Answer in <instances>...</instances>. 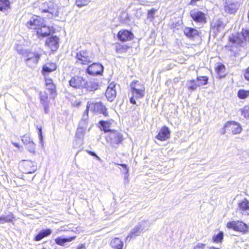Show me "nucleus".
Masks as SVG:
<instances>
[{"label":"nucleus","mask_w":249,"mask_h":249,"mask_svg":"<svg viewBox=\"0 0 249 249\" xmlns=\"http://www.w3.org/2000/svg\"><path fill=\"white\" fill-rule=\"evenodd\" d=\"M17 51L19 54L23 55L27 66L31 68H35L36 67L40 57L43 54V50L40 49L32 51L23 50L18 47L17 48Z\"/></svg>","instance_id":"1"},{"label":"nucleus","mask_w":249,"mask_h":249,"mask_svg":"<svg viewBox=\"0 0 249 249\" xmlns=\"http://www.w3.org/2000/svg\"><path fill=\"white\" fill-rule=\"evenodd\" d=\"M38 9L41 14H47L46 17L48 18H61L63 16L61 8H58L57 4L52 0L39 4Z\"/></svg>","instance_id":"2"},{"label":"nucleus","mask_w":249,"mask_h":249,"mask_svg":"<svg viewBox=\"0 0 249 249\" xmlns=\"http://www.w3.org/2000/svg\"><path fill=\"white\" fill-rule=\"evenodd\" d=\"M130 86L132 96L130 99V102L133 104H136L135 98L140 99L144 96L145 87L142 83L139 81L132 82Z\"/></svg>","instance_id":"3"},{"label":"nucleus","mask_w":249,"mask_h":249,"mask_svg":"<svg viewBox=\"0 0 249 249\" xmlns=\"http://www.w3.org/2000/svg\"><path fill=\"white\" fill-rule=\"evenodd\" d=\"M150 227L149 223L147 221H142L136 225L128 234L126 237V240H130L137 236H139L141 233L147 231Z\"/></svg>","instance_id":"4"},{"label":"nucleus","mask_w":249,"mask_h":249,"mask_svg":"<svg viewBox=\"0 0 249 249\" xmlns=\"http://www.w3.org/2000/svg\"><path fill=\"white\" fill-rule=\"evenodd\" d=\"M107 142L113 148H117L123 140V135L118 131L112 130L106 136Z\"/></svg>","instance_id":"5"},{"label":"nucleus","mask_w":249,"mask_h":249,"mask_svg":"<svg viewBox=\"0 0 249 249\" xmlns=\"http://www.w3.org/2000/svg\"><path fill=\"white\" fill-rule=\"evenodd\" d=\"M89 109L94 112L102 113L105 116L107 115V108L101 102L93 103L88 102L87 105V109L83 114V118L85 119H86L85 117L88 116Z\"/></svg>","instance_id":"6"},{"label":"nucleus","mask_w":249,"mask_h":249,"mask_svg":"<svg viewBox=\"0 0 249 249\" xmlns=\"http://www.w3.org/2000/svg\"><path fill=\"white\" fill-rule=\"evenodd\" d=\"M88 84V81L82 76L75 75L69 80V85L75 89H84Z\"/></svg>","instance_id":"7"},{"label":"nucleus","mask_w":249,"mask_h":249,"mask_svg":"<svg viewBox=\"0 0 249 249\" xmlns=\"http://www.w3.org/2000/svg\"><path fill=\"white\" fill-rule=\"evenodd\" d=\"M76 58V63L83 65H88L92 61L90 53L86 51H81L77 53Z\"/></svg>","instance_id":"8"},{"label":"nucleus","mask_w":249,"mask_h":249,"mask_svg":"<svg viewBox=\"0 0 249 249\" xmlns=\"http://www.w3.org/2000/svg\"><path fill=\"white\" fill-rule=\"evenodd\" d=\"M227 227L243 233H246L248 231V226L245 223L239 221L229 222L227 224Z\"/></svg>","instance_id":"9"},{"label":"nucleus","mask_w":249,"mask_h":249,"mask_svg":"<svg viewBox=\"0 0 249 249\" xmlns=\"http://www.w3.org/2000/svg\"><path fill=\"white\" fill-rule=\"evenodd\" d=\"M44 22V21L42 18L39 16H34L27 22V26L30 29L33 30L35 32H36L40 27H41Z\"/></svg>","instance_id":"10"},{"label":"nucleus","mask_w":249,"mask_h":249,"mask_svg":"<svg viewBox=\"0 0 249 249\" xmlns=\"http://www.w3.org/2000/svg\"><path fill=\"white\" fill-rule=\"evenodd\" d=\"M190 16L196 22L206 23L207 22L205 14L197 9L191 10L190 13Z\"/></svg>","instance_id":"11"},{"label":"nucleus","mask_w":249,"mask_h":249,"mask_svg":"<svg viewBox=\"0 0 249 249\" xmlns=\"http://www.w3.org/2000/svg\"><path fill=\"white\" fill-rule=\"evenodd\" d=\"M53 32V27L47 26L44 22L41 27H40L36 33L38 38H42L49 36Z\"/></svg>","instance_id":"12"},{"label":"nucleus","mask_w":249,"mask_h":249,"mask_svg":"<svg viewBox=\"0 0 249 249\" xmlns=\"http://www.w3.org/2000/svg\"><path fill=\"white\" fill-rule=\"evenodd\" d=\"M240 6L238 2H234L233 0H226L224 3V10L227 13L234 14L237 12Z\"/></svg>","instance_id":"13"},{"label":"nucleus","mask_w":249,"mask_h":249,"mask_svg":"<svg viewBox=\"0 0 249 249\" xmlns=\"http://www.w3.org/2000/svg\"><path fill=\"white\" fill-rule=\"evenodd\" d=\"M103 66L101 64L94 63L88 67L87 72L92 75H98L103 72Z\"/></svg>","instance_id":"14"},{"label":"nucleus","mask_w":249,"mask_h":249,"mask_svg":"<svg viewBox=\"0 0 249 249\" xmlns=\"http://www.w3.org/2000/svg\"><path fill=\"white\" fill-rule=\"evenodd\" d=\"M134 36L133 33L127 30L123 29L120 30L118 34L117 37L121 41H127L132 40Z\"/></svg>","instance_id":"15"},{"label":"nucleus","mask_w":249,"mask_h":249,"mask_svg":"<svg viewBox=\"0 0 249 249\" xmlns=\"http://www.w3.org/2000/svg\"><path fill=\"white\" fill-rule=\"evenodd\" d=\"M22 172L26 174L34 173L36 170V166L30 160H24L21 163Z\"/></svg>","instance_id":"16"},{"label":"nucleus","mask_w":249,"mask_h":249,"mask_svg":"<svg viewBox=\"0 0 249 249\" xmlns=\"http://www.w3.org/2000/svg\"><path fill=\"white\" fill-rule=\"evenodd\" d=\"M224 128L231 131L233 134L240 133L242 131V127L240 124L234 121L228 122L225 124Z\"/></svg>","instance_id":"17"},{"label":"nucleus","mask_w":249,"mask_h":249,"mask_svg":"<svg viewBox=\"0 0 249 249\" xmlns=\"http://www.w3.org/2000/svg\"><path fill=\"white\" fill-rule=\"evenodd\" d=\"M226 22L223 19H215L211 24V28L216 33L223 30L226 25Z\"/></svg>","instance_id":"18"},{"label":"nucleus","mask_w":249,"mask_h":249,"mask_svg":"<svg viewBox=\"0 0 249 249\" xmlns=\"http://www.w3.org/2000/svg\"><path fill=\"white\" fill-rule=\"evenodd\" d=\"M45 45L52 51H55L59 47V38L56 36H52L46 40Z\"/></svg>","instance_id":"19"},{"label":"nucleus","mask_w":249,"mask_h":249,"mask_svg":"<svg viewBox=\"0 0 249 249\" xmlns=\"http://www.w3.org/2000/svg\"><path fill=\"white\" fill-rule=\"evenodd\" d=\"M115 87V85L114 83H110L108 86L106 92V96L107 100L110 102L113 101L116 96V91Z\"/></svg>","instance_id":"20"},{"label":"nucleus","mask_w":249,"mask_h":249,"mask_svg":"<svg viewBox=\"0 0 249 249\" xmlns=\"http://www.w3.org/2000/svg\"><path fill=\"white\" fill-rule=\"evenodd\" d=\"M185 35L190 39H192L199 36V32L196 29L186 27L183 29Z\"/></svg>","instance_id":"21"},{"label":"nucleus","mask_w":249,"mask_h":249,"mask_svg":"<svg viewBox=\"0 0 249 249\" xmlns=\"http://www.w3.org/2000/svg\"><path fill=\"white\" fill-rule=\"evenodd\" d=\"M57 66L55 63L48 62L43 65L42 70V74L45 75L56 69Z\"/></svg>","instance_id":"22"},{"label":"nucleus","mask_w":249,"mask_h":249,"mask_svg":"<svg viewBox=\"0 0 249 249\" xmlns=\"http://www.w3.org/2000/svg\"><path fill=\"white\" fill-rule=\"evenodd\" d=\"M170 136V130L169 128L164 126L163 127L158 135L157 138L161 141H165L169 138Z\"/></svg>","instance_id":"23"},{"label":"nucleus","mask_w":249,"mask_h":249,"mask_svg":"<svg viewBox=\"0 0 249 249\" xmlns=\"http://www.w3.org/2000/svg\"><path fill=\"white\" fill-rule=\"evenodd\" d=\"M186 86L191 91H194L199 87L196 79L188 80L186 82Z\"/></svg>","instance_id":"24"},{"label":"nucleus","mask_w":249,"mask_h":249,"mask_svg":"<svg viewBox=\"0 0 249 249\" xmlns=\"http://www.w3.org/2000/svg\"><path fill=\"white\" fill-rule=\"evenodd\" d=\"M110 245L114 249H123L124 243L119 238H114L111 240Z\"/></svg>","instance_id":"25"},{"label":"nucleus","mask_w":249,"mask_h":249,"mask_svg":"<svg viewBox=\"0 0 249 249\" xmlns=\"http://www.w3.org/2000/svg\"><path fill=\"white\" fill-rule=\"evenodd\" d=\"M75 237H71L69 238H64L63 237H59L55 239L54 241L56 244L59 246H64L66 242H71L75 239Z\"/></svg>","instance_id":"26"},{"label":"nucleus","mask_w":249,"mask_h":249,"mask_svg":"<svg viewBox=\"0 0 249 249\" xmlns=\"http://www.w3.org/2000/svg\"><path fill=\"white\" fill-rule=\"evenodd\" d=\"M52 232V231L50 229L42 230L35 237V240L38 241L41 240L44 237L49 235Z\"/></svg>","instance_id":"27"},{"label":"nucleus","mask_w":249,"mask_h":249,"mask_svg":"<svg viewBox=\"0 0 249 249\" xmlns=\"http://www.w3.org/2000/svg\"><path fill=\"white\" fill-rule=\"evenodd\" d=\"M11 1L10 0H0V11H5L10 9Z\"/></svg>","instance_id":"28"},{"label":"nucleus","mask_w":249,"mask_h":249,"mask_svg":"<svg viewBox=\"0 0 249 249\" xmlns=\"http://www.w3.org/2000/svg\"><path fill=\"white\" fill-rule=\"evenodd\" d=\"M40 102L44 107L45 111L47 113V107H48V95L45 92L40 93Z\"/></svg>","instance_id":"29"},{"label":"nucleus","mask_w":249,"mask_h":249,"mask_svg":"<svg viewBox=\"0 0 249 249\" xmlns=\"http://www.w3.org/2000/svg\"><path fill=\"white\" fill-rule=\"evenodd\" d=\"M238 207L242 211H249V201L245 198L238 203Z\"/></svg>","instance_id":"30"},{"label":"nucleus","mask_w":249,"mask_h":249,"mask_svg":"<svg viewBox=\"0 0 249 249\" xmlns=\"http://www.w3.org/2000/svg\"><path fill=\"white\" fill-rule=\"evenodd\" d=\"M196 79L197 81L199 87H200L201 86H205L207 85L209 78L208 76H197Z\"/></svg>","instance_id":"31"},{"label":"nucleus","mask_w":249,"mask_h":249,"mask_svg":"<svg viewBox=\"0 0 249 249\" xmlns=\"http://www.w3.org/2000/svg\"><path fill=\"white\" fill-rule=\"evenodd\" d=\"M99 124L103 128V130L105 132H107L108 133H109L110 131L112 130L109 129L110 124L108 122L101 121H100Z\"/></svg>","instance_id":"32"},{"label":"nucleus","mask_w":249,"mask_h":249,"mask_svg":"<svg viewBox=\"0 0 249 249\" xmlns=\"http://www.w3.org/2000/svg\"><path fill=\"white\" fill-rule=\"evenodd\" d=\"M237 95L240 99H245L249 97V90L239 89Z\"/></svg>","instance_id":"33"},{"label":"nucleus","mask_w":249,"mask_h":249,"mask_svg":"<svg viewBox=\"0 0 249 249\" xmlns=\"http://www.w3.org/2000/svg\"><path fill=\"white\" fill-rule=\"evenodd\" d=\"M223 239V232L222 231L219 232L216 235H213V240L215 243H220Z\"/></svg>","instance_id":"34"},{"label":"nucleus","mask_w":249,"mask_h":249,"mask_svg":"<svg viewBox=\"0 0 249 249\" xmlns=\"http://www.w3.org/2000/svg\"><path fill=\"white\" fill-rule=\"evenodd\" d=\"M98 85L95 82H88V84L84 88L87 89V90L89 91H92L93 90H95L97 89Z\"/></svg>","instance_id":"35"},{"label":"nucleus","mask_w":249,"mask_h":249,"mask_svg":"<svg viewBox=\"0 0 249 249\" xmlns=\"http://www.w3.org/2000/svg\"><path fill=\"white\" fill-rule=\"evenodd\" d=\"M90 2V0H76L75 4L78 7L87 6Z\"/></svg>","instance_id":"36"},{"label":"nucleus","mask_w":249,"mask_h":249,"mask_svg":"<svg viewBox=\"0 0 249 249\" xmlns=\"http://www.w3.org/2000/svg\"><path fill=\"white\" fill-rule=\"evenodd\" d=\"M13 218V215L1 216L0 217V223L3 224L5 222H11Z\"/></svg>","instance_id":"37"},{"label":"nucleus","mask_w":249,"mask_h":249,"mask_svg":"<svg viewBox=\"0 0 249 249\" xmlns=\"http://www.w3.org/2000/svg\"><path fill=\"white\" fill-rule=\"evenodd\" d=\"M53 1L54 3L57 1H58V4H59V7L61 8V11L63 12V8L64 7L68 6L69 4V0H52Z\"/></svg>","instance_id":"38"},{"label":"nucleus","mask_w":249,"mask_h":249,"mask_svg":"<svg viewBox=\"0 0 249 249\" xmlns=\"http://www.w3.org/2000/svg\"><path fill=\"white\" fill-rule=\"evenodd\" d=\"M241 36L246 42H249V29H243Z\"/></svg>","instance_id":"39"},{"label":"nucleus","mask_w":249,"mask_h":249,"mask_svg":"<svg viewBox=\"0 0 249 249\" xmlns=\"http://www.w3.org/2000/svg\"><path fill=\"white\" fill-rule=\"evenodd\" d=\"M241 115L246 118H249V107L248 106H245L240 109Z\"/></svg>","instance_id":"40"},{"label":"nucleus","mask_w":249,"mask_h":249,"mask_svg":"<svg viewBox=\"0 0 249 249\" xmlns=\"http://www.w3.org/2000/svg\"><path fill=\"white\" fill-rule=\"evenodd\" d=\"M127 50L126 46H122L120 44H117L116 45V50L117 53H123L125 52Z\"/></svg>","instance_id":"41"},{"label":"nucleus","mask_w":249,"mask_h":249,"mask_svg":"<svg viewBox=\"0 0 249 249\" xmlns=\"http://www.w3.org/2000/svg\"><path fill=\"white\" fill-rule=\"evenodd\" d=\"M22 141L26 145H28L30 142H33L32 140L30 138V136L28 135H25L22 137Z\"/></svg>","instance_id":"42"},{"label":"nucleus","mask_w":249,"mask_h":249,"mask_svg":"<svg viewBox=\"0 0 249 249\" xmlns=\"http://www.w3.org/2000/svg\"><path fill=\"white\" fill-rule=\"evenodd\" d=\"M28 150L31 153L35 152V144L33 142L28 144Z\"/></svg>","instance_id":"43"},{"label":"nucleus","mask_w":249,"mask_h":249,"mask_svg":"<svg viewBox=\"0 0 249 249\" xmlns=\"http://www.w3.org/2000/svg\"><path fill=\"white\" fill-rule=\"evenodd\" d=\"M46 86V89L50 91V93L53 94L55 91V86L54 84H49Z\"/></svg>","instance_id":"44"},{"label":"nucleus","mask_w":249,"mask_h":249,"mask_svg":"<svg viewBox=\"0 0 249 249\" xmlns=\"http://www.w3.org/2000/svg\"><path fill=\"white\" fill-rule=\"evenodd\" d=\"M207 247L205 244L198 243L194 248V249H206Z\"/></svg>","instance_id":"45"},{"label":"nucleus","mask_w":249,"mask_h":249,"mask_svg":"<svg viewBox=\"0 0 249 249\" xmlns=\"http://www.w3.org/2000/svg\"><path fill=\"white\" fill-rule=\"evenodd\" d=\"M122 16H124L126 19H122V20L124 22L126 23L127 22V21L129 20L128 19H127V18H128V14L126 12L123 13Z\"/></svg>","instance_id":"46"},{"label":"nucleus","mask_w":249,"mask_h":249,"mask_svg":"<svg viewBox=\"0 0 249 249\" xmlns=\"http://www.w3.org/2000/svg\"><path fill=\"white\" fill-rule=\"evenodd\" d=\"M244 77L246 79L249 80V67L247 69L244 74Z\"/></svg>","instance_id":"47"},{"label":"nucleus","mask_w":249,"mask_h":249,"mask_svg":"<svg viewBox=\"0 0 249 249\" xmlns=\"http://www.w3.org/2000/svg\"><path fill=\"white\" fill-rule=\"evenodd\" d=\"M156 11V10L154 9H152L151 10H150L148 13V17H152L154 16V15L155 14Z\"/></svg>","instance_id":"48"},{"label":"nucleus","mask_w":249,"mask_h":249,"mask_svg":"<svg viewBox=\"0 0 249 249\" xmlns=\"http://www.w3.org/2000/svg\"><path fill=\"white\" fill-rule=\"evenodd\" d=\"M117 164L118 165H120L122 167H124L125 170L126 174H127L128 173L129 169L127 168V166L126 164Z\"/></svg>","instance_id":"49"},{"label":"nucleus","mask_w":249,"mask_h":249,"mask_svg":"<svg viewBox=\"0 0 249 249\" xmlns=\"http://www.w3.org/2000/svg\"><path fill=\"white\" fill-rule=\"evenodd\" d=\"M38 135L40 141L41 142H43V136H42V129L41 128L39 129V132H38Z\"/></svg>","instance_id":"50"},{"label":"nucleus","mask_w":249,"mask_h":249,"mask_svg":"<svg viewBox=\"0 0 249 249\" xmlns=\"http://www.w3.org/2000/svg\"><path fill=\"white\" fill-rule=\"evenodd\" d=\"M124 183L125 184H127L129 182V178H128V173L127 174H126L124 177Z\"/></svg>","instance_id":"51"},{"label":"nucleus","mask_w":249,"mask_h":249,"mask_svg":"<svg viewBox=\"0 0 249 249\" xmlns=\"http://www.w3.org/2000/svg\"><path fill=\"white\" fill-rule=\"evenodd\" d=\"M224 69V66L223 65H219L217 68V71L218 73H219Z\"/></svg>","instance_id":"52"},{"label":"nucleus","mask_w":249,"mask_h":249,"mask_svg":"<svg viewBox=\"0 0 249 249\" xmlns=\"http://www.w3.org/2000/svg\"><path fill=\"white\" fill-rule=\"evenodd\" d=\"M53 84V80L51 79H46V86H47L49 84Z\"/></svg>","instance_id":"53"},{"label":"nucleus","mask_w":249,"mask_h":249,"mask_svg":"<svg viewBox=\"0 0 249 249\" xmlns=\"http://www.w3.org/2000/svg\"><path fill=\"white\" fill-rule=\"evenodd\" d=\"M199 0H191L190 2V5H195L196 4V3L197 1H199Z\"/></svg>","instance_id":"54"},{"label":"nucleus","mask_w":249,"mask_h":249,"mask_svg":"<svg viewBox=\"0 0 249 249\" xmlns=\"http://www.w3.org/2000/svg\"><path fill=\"white\" fill-rule=\"evenodd\" d=\"M77 249H86L85 246L84 244H82L78 247Z\"/></svg>","instance_id":"55"},{"label":"nucleus","mask_w":249,"mask_h":249,"mask_svg":"<svg viewBox=\"0 0 249 249\" xmlns=\"http://www.w3.org/2000/svg\"><path fill=\"white\" fill-rule=\"evenodd\" d=\"M89 153L91 156H95V157H96L97 158H99V157L96 155V154L94 152H92V151H90V152H89Z\"/></svg>","instance_id":"56"},{"label":"nucleus","mask_w":249,"mask_h":249,"mask_svg":"<svg viewBox=\"0 0 249 249\" xmlns=\"http://www.w3.org/2000/svg\"><path fill=\"white\" fill-rule=\"evenodd\" d=\"M239 40V39L238 38H236V39H231V41L232 42H236L237 41H238Z\"/></svg>","instance_id":"57"},{"label":"nucleus","mask_w":249,"mask_h":249,"mask_svg":"<svg viewBox=\"0 0 249 249\" xmlns=\"http://www.w3.org/2000/svg\"><path fill=\"white\" fill-rule=\"evenodd\" d=\"M206 249H219L214 248L213 247H207Z\"/></svg>","instance_id":"58"},{"label":"nucleus","mask_w":249,"mask_h":249,"mask_svg":"<svg viewBox=\"0 0 249 249\" xmlns=\"http://www.w3.org/2000/svg\"><path fill=\"white\" fill-rule=\"evenodd\" d=\"M12 143H13V144L14 146H16V147H19V144H18V143H16V142H12Z\"/></svg>","instance_id":"59"}]
</instances>
